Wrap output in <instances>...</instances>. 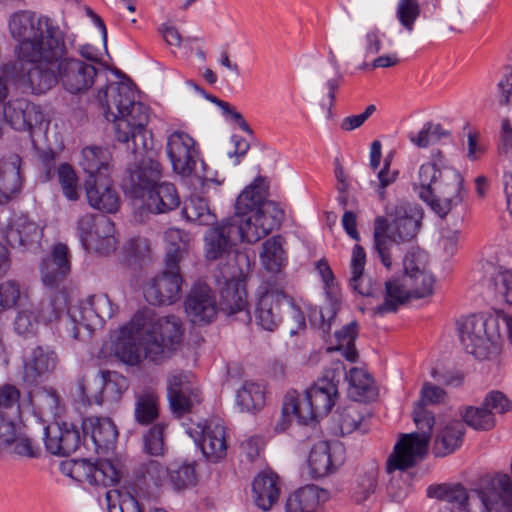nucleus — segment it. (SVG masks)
<instances>
[{"mask_svg": "<svg viewBox=\"0 0 512 512\" xmlns=\"http://www.w3.org/2000/svg\"><path fill=\"white\" fill-rule=\"evenodd\" d=\"M198 388L194 383V377L189 373L180 371L173 372L167 379V395L172 398L174 404H178L179 393L189 392L190 389Z\"/></svg>", "mask_w": 512, "mask_h": 512, "instance_id": "56", "label": "nucleus"}, {"mask_svg": "<svg viewBox=\"0 0 512 512\" xmlns=\"http://www.w3.org/2000/svg\"><path fill=\"white\" fill-rule=\"evenodd\" d=\"M20 422H13L14 437L10 441H0L5 446H10L12 453L17 456L33 458L38 455L39 449L31 439L22 432Z\"/></svg>", "mask_w": 512, "mask_h": 512, "instance_id": "54", "label": "nucleus"}, {"mask_svg": "<svg viewBox=\"0 0 512 512\" xmlns=\"http://www.w3.org/2000/svg\"><path fill=\"white\" fill-rule=\"evenodd\" d=\"M238 241L230 221L225 219L206 232L204 236L205 257L208 260L222 258Z\"/></svg>", "mask_w": 512, "mask_h": 512, "instance_id": "27", "label": "nucleus"}, {"mask_svg": "<svg viewBox=\"0 0 512 512\" xmlns=\"http://www.w3.org/2000/svg\"><path fill=\"white\" fill-rule=\"evenodd\" d=\"M5 122L17 131H28L42 124L44 114L41 108L25 98H15L3 105Z\"/></svg>", "mask_w": 512, "mask_h": 512, "instance_id": "20", "label": "nucleus"}, {"mask_svg": "<svg viewBox=\"0 0 512 512\" xmlns=\"http://www.w3.org/2000/svg\"><path fill=\"white\" fill-rule=\"evenodd\" d=\"M287 296L277 288L261 287L257 292L254 319L258 326L274 331L282 321Z\"/></svg>", "mask_w": 512, "mask_h": 512, "instance_id": "18", "label": "nucleus"}, {"mask_svg": "<svg viewBox=\"0 0 512 512\" xmlns=\"http://www.w3.org/2000/svg\"><path fill=\"white\" fill-rule=\"evenodd\" d=\"M182 213L188 221L200 225H208L214 219L207 200L199 196H191L185 202Z\"/></svg>", "mask_w": 512, "mask_h": 512, "instance_id": "51", "label": "nucleus"}, {"mask_svg": "<svg viewBox=\"0 0 512 512\" xmlns=\"http://www.w3.org/2000/svg\"><path fill=\"white\" fill-rule=\"evenodd\" d=\"M187 432L196 442L199 441L201 451L208 461L217 463L226 457L227 431L222 420L199 422L189 427Z\"/></svg>", "mask_w": 512, "mask_h": 512, "instance_id": "14", "label": "nucleus"}, {"mask_svg": "<svg viewBox=\"0 0 512 512\" xmlns=\"http://www.w3.org/2000/svg\"><path fill=\"white\" fill-rule=\"evenodd\" d=\"M376 488V474L370 471L359 475L352 488V498L356 503H362L367 500Z\"/></svg>", "mask_w": 512, "mask_h": 512, "instance_id": "63", "label": "nucleus"}, {"mask_svg": "<svg viewBox=\"0 0 512 512\" xmlns=\"http://www.w3.org/2000/svg\"><path fill=\"white\" fill-rule=\"evenodd\" d=\"M107 512H143L138 501L129 493L117 489L105 492Z\"/></svg>", "mask_w": 512, "mask_h": 512, "instance_id": "50", "label": "nucleus"}, {"mask_svg": "<svg viewBox=\"0 0 512 512\" xmlns=\"http://www.w3.org/2000/svg\"><path fill=\"white\" fill-rule=\"evenodd\" d=\"M21 158L11 154L0 160V204L9 202L21 190Z\"/></svg>", "mask_w": 512, "mask_h": 512, "instance_id": "29", "label": "nucleus"}, {"mask_svg": "<svg viewBox=\"0 0 512 512\" xmlns=\"http://www.w3.org/2000/svg\"><path fill=\"white\" fill-rule=\"evenodd\" d=\"M160 177V164L150 157H143L139 166L130 172L126 183L131 196L142 202L141 208L153 214L168 213L180 205L176 187L168 182L158 183Z\"/></svg>", "mask_w": 512, "mask_h": 512, "instance_id": "8", "label": "nucleus"}, {"mask_svg": "<svg viewBox=\"0 0 512 512\" xmlns=\"http://www.w3.org/2000/svg\"><path fill=\"white\" fill-rule=\"evenodd\" d=\"M166 153L175 173L183 177L195 175L202 183L211 180L205 172L197 170L200 152L196 141L188 133H171L167 138Z\"/></svg>", "mask_w": 512, "mask_h": 512, "instance_id": "13", "label": "nucleus"}, {"mask_svg": "<svg viewBox=\"0 0 512 512\" xmlns=\"http://www.w3.org/2000/svg\"><path fill=\"white\" fill-rule=\"evenodd\" d=\"M85 192L91 207L105 213L118 211L120 197L110 177L88 178L85 181Z\"/></svg>", "mask_w": 512, "mask_h": 512, "instance_id": "23", "label": "nucleus"}, {"mask_svg": "<svg viewBox=\"0 0 512 512\" xmlns=\"http://www.w3.org/2000/svg\"><path fill=\"white\" fill-rule=\"evenodd\" d=\"M110 153L103 148L90 146L82 150L80 165L88 178L110 177Z\"/></svg>", "mask_w": 512, "mask_h": 512, "instance_id": "36", "label": "nucleus"}, {"mask_svg": "<svg viewBox=\"0 0 512 512\" xmlns=\"http://www.w3.org/2000/svg\"><path fill=\"white\" fill-rule=\"evenodd\" d=\"M128 387V379L115 371L101 372L92 381L82 380L80 383L82 396L87 401H93L97 404L120 400Z\"/></svg>", "mask_w": 512, "mask_h": 512, "instance_id": "16", "label": "nucleus"}, {"mask_svg": "<svg viewBox=\"0 0 512 512\" xmlns=\"http://www.w3.org/2000/svg\"><path fill=\"white\" fill-rule=\"evenodd\" d=\"M97 99L105 118L114 123L116 138L120 142H132L135 165L139 166L143 157H151L148 149L149 108L137 100V91L128 81L109 83L100 89ZM132 169L129 170V173Z\"/></svg>", "mask_w": 512, "mask_h": 512, "instance_id": "2", "label": "nucleus"}, {"mask_svg": "<svg viewBox=\"0 0 512 512\" xmlns=\"http://www.w3.org/2000/svg\"><path fill=\"white\" fill-rule=\"evenodd\" d=\"M386 215L378 216L373 224L374 249L381 263L390 269L392 247L416 238L423 219V210L417 204L398 202L386 206Z\"/></svg>", "mask_w": 512, "mask_h": 512, "instance_id": "6", "label": "nucleus"}, {"mask_svg": "<svg viewBox=\"0 0 512 512\" xmlns=\"http://www.w3.org/2000/svg\"><path fill=\"white\" fill-rule=\"evenodd\" d=\"M139 314L145 334L142 342L144 355L147 360L160 363L180 346L184 333L182 321L174 315L150 321L144 314Z\"/></svg>", "mask_w": 512, "mask_h": 512, "instance_id": "11", "label": "nucleus"}, {"mask_svg": "<svg viewBox=\"0 0 512 512\" xmlns=\"http://www.w3.org/2000/svg\"><path fill=\"white\" fill-rule=\"evenodd\" d=\"M63 471L78 482L90 485L113 486L120 481L121 473L108 460L90 462L87 459H77L63 464Z\"/></svg>", "mask_w": 512, "mask_h": 512, "instance_id": "15", "label": "nucleus"}, {"mask_svg": "<svg viewBox=\"0 0 512 512\" xmlns=\"http://www.w3.org/2000/svg\"><path fill=\"white\" fill-rule=\"evenodd\" d=\"M348 395L355 403L372 400L376 393L371 375L361 368H352L346 376Z\"/></svg>", "mask_w": 512, "mask_h": 512, "instance_id": "39", "label": "nucleus"}, {"mask_svg": "<svg viewBox=\"0 0 512 512\" xmlns=\"http://www.w3.org/2000/svg\"><path fill=\"white\" fill-rule=\"evenodd\" d=\"M365 407L361 403H351L338 414V425L342 435H348L359 430L361 433L368 431L367 418L364 414Z\"/></svg>", "mask_w": 512, "mask_h": 512, "instance_id": "41", "label": "nucleus"}, {"mask_svg": "<svg viewBox=\"0 0 512 512\" xmlns=\"http://www.w3.org/2000/svg\"><path fill=\"white\" fill-rule=\"evenodd\" d=\"M464 431L461 421L448 422L436 435L433 446L434 454L444 457L459 449L462 445Z\"/></svg>", "mask_w": 512, "mask_h": 512, "instance_id": "34", "label": "nucleus"}, {"mask_svg": "<svg viewBox=\"0 0 512 512\" xmlns=\"http://www.w3.org/2000/svg\"><path fill=\"white\" fill-rule=\"evenodd\" d=\"M260 260L269 272L278 273L284 267L286 256L280 236H273L263 243Z\"/></svg>", "mask_w": 512, "mask_h": 512, "instance_id": "45", "label": "nucleus"}, {"mask_svg": "<svg viewBox=\"0 0 512 512\" xmlns=\"http://www.w3.org/2000/svg\"><path fill=\"white\" fill-rule=\"evenodd\" d=\"M101 216L85 214L77 221V231L85 249L91 247L96 235L99 234V219Z\"/></svg>", "mask_w": 512, "mask_h": 512, "instance_id": "59", "label": "nucleus"}, {"mask_svg": "<svg viewBox=\"0 0 512 512\" xmlns=\"http://www.w3.org/2000/svg\"><path fill=\"white\" fill-rule=\"evenodd\" d=\"M219 309L228 316L243 313L245 319L249 317L246 291L239 282L233 279L225 280V287L221 290Z\"/></svg>", "mask_w": 512, "mask_h": 512, "instance_id": "33", "label": "nucleus"}, {"mask_svg": "<svg viewBox=\"0 0 512 512\" xmlns=\"http://www.w3.org/2000/svg\"><path fill=\"white\" fill-rule=\"evenodd\" d=\"M167 269L144 288V297L152 305L172 304L180 297L182 279L178 266Z\"/></svg>", "mask_w": 512, "mask_h": 512, "instance_id": "21", "label": "nucleus"}, {"mask_svg": "<svg viewBox=\"0 0 512 512\" xmlns=\"http://www.w3.org/2000/svg\"><path fill=\"white\" fill-rule=\"evenodd\" d=\"M58 182L64 196L70 201L79 199L78 176L69 164H61L57 169Z\"/></svg>", "mask_w": 512, "mask_h": 512, "instance_id": "55", "label": "nucleus"}, {"mask_svg": "<svg viewBox=\"0 0 512 512\" xmlns=\"http://www.w3.org/2000/svg\"><path fill=\"white\" fill-rule=\"evenodd\" d=\"M235 402L243 412L259 411L266 403L265 387L253 380H245L236 391Z\"/></svg>", "mask_w": 512, "mask_h": 512, "instance_id": "37", "label": "nucleus"}, {"mask_svg": "<svg viewBox=\"0 0 512 512\" xmlns=\"http://www.w3.org/2000/svg\"><path fill=\"white\" fill-rule=\"evenodd\" d=\"M160 399L152 388H145L135 395V420L141 425H149L159 417Z\"/></svg>", "mask_w": 512, "mask_h": 512, "instance_id": "38", "label": "nucleus"}, {"mask_svg": "<svg viewBox=\"0 0 512 512\" xmlns=\"http://www.w3.org/2000/svg\"><path fill=\"white\" fill-rule=\"evenodd\" d=\"M139 475L146 484L160 487L168 480V467L156 460H150L140 467Z\"/></svg>", "mask_w": 512, "mask_h": 512, "instance_id": "60", "label": "nucleus"}, {"mask_svg": "<svg viewBox=\"0 0 512 512\" xmlns=\"http://www.w3.org/2000/svg\"><path fill=\"white\" fill-rule=\"evenodd\" d=\"M446 392L425 382L420 391V398L416 402L413 410V420L421 432L402 434L395 444L393 452L387 459L386 471L392 474L394 471H405L415 466L421 461L427 453L431 430L434 425V416L425 407L427 405H436L444 403Z\"/></svg>", "mask_w": 512, "mask_h": 512, "instance_id": "4", "label": "nucleus"}, {"mask_svg": "<svg viewBox=\"0 0 512 512\" xmlns=\"http://www.w3.org/2000/svg\"><path fill=\"white\" fill-rule=\"evenodd\" d=\"M59 364L56 351L49 346H36L24 359L23 379L34 384L47 374L52 373Z\"/></svg>", "mask_w": 512, "mask_h": 512, "instance_id": "25", "label": "nucleus"}, {"mask_svg": "<svg viewBox=\"0 0 512 512\" xmlns=\"http://www.w3.org/2000/svg\"><path fill=\"white\" fill-rule=\"evenodd\" d=\"M42 234V229L23 215L11 219L5 229V238L14 248L30 249L39 244Z\"/></svg>", "mask_w": 512, "mask_h": 512, "instance_id": "28", "label": "nucleus"}, {"mask_svg": "<svg viewBox=\"0 0 512 512\" xmlns=\"http://www.w3.org/2000/svg\"><path fill=\"white\" fill-rule=\"evenodd\" d=\"M280 496L279 477L272 472L258 474L252 483V497L255 505L262 511H269Z\"/></svg>", "mask_w": 512, "mask_h": 512, "instance_id": "30", "label": "nucleus"}, {"mask_svg": "<svg viewBox=\"0 0 512 512\" xmlns=\"http://www.w3.org/2000/svg\"><path fill=\"white\" fill-rule=\"evenodd\" d=\"M21 296L20 285L15 280H7L0 284V313L16 305Z\"/></svg>", "mask_w": 512, "mask_h": 512, "instance_id": "64", "label": "nucleus"}, {"mask_svg": "<svg viewBox=\"0 0 512 512\" xmlns=\"http://www.w3.org/2000/svg\"><path fill=\"white\" fill-rule=\"evenodd\" d=\"M84 429L90 430L92 440L97 448L109 449L118 437L114 422L108 417H89L83 422Z\"/></svg>", "mask_w": 512, "mask_h": 512, "instance_id": "35", "label": "nucleus"}, {"mask_svg": "<svg viewBox=\"0 0 512 512\" xmlns=\"http://www.w3.org/2000/svg\"><path fill=\"white\" fill-rule=\"evenodd\" d=\"M141 315L135 314L131 321L120 327L115 336L114 353L123 363L128 365H137L142 359H147L144 355Z\"/></svg>", "mask_w": 512, "mask_h": 512, "instance_id": "17", "label": "nucleus"}, {"mask_svg": "<svg viewBox=\"0 0 512 512\" xmlns=\"http://www.w3.org/2000/svg\"><path fill=\"white\" fill-rule=\"evenodd\" d=\"M339 309V303L336 300H329L319 311H314L311 315V322L322 331L323 335L330 332L331 325Z\"/></svg>", "mask_w": 512, "mask_h": 512, "instance_id": "61", "label": "nucleus"}, {"mask_svg": "<svg viewBox=\"0 0 512 512\" xmlns=\"http://www.w3.org/2000/svg\"><path fill=\"white\" fill-rule=\"evenodd\" d=\"M8 30L16 42L14 56L21 64L19 83L40 95L60 83L71 94L89 90L98 76L96 67L78 58L65 57L66 34L48 15L19 10L8 19Z\"/></svg>", "mask_w": 512, "mask_h": 512, "instance_id": "1", "label": "nucleus"}, {"mask_svg": "<svg viewBox=\"0 0 512 512\" xmlns=\"http://www.w3.org/2000/svg\"><path fill=\"white\" fill-rule=\"evenodd\" d=\"M358 325L355 321L343 326L334 334L335 344L328 347L327 351L341 352L342 356L349 362H355L358 358V353L354 347V342L357 336Z\"/></svg>", "mask_w": 512, "mask_h": 512, "instance_id": "46", "label": "nucleus"}, {"mask_svg": "<svg viewBox=\"0 0 512 512\" xmlns=\"http://www.w3.org/2000/svg\"><path fill=\"white\" fill-rule=\"evenodd\" d=\"M461 344L467 353L479 360L496 357L502 346V330L512 343V316L471 315L457 322Z\"/></svg>", "mask_w": 512, "mask_h": 512, "instance_id": "9", "label": "nucleus"}, {"mask_svg": "<svg viewBox=\"0 0 512 512\" xmlns=\"http://www.w3.org/2000/svg\"><path fill=\"white\" fill-rule=\"evenodd\" d=\"M118 239L115 236L114 223L102 216L99 219V234L96 235L91 247L86 250H94L100 254L108 255L116 250Z\"/></svg>", "mask_w": 512, "mask_h": 512, "instance_id": "48", "label": "nucleus"}, {"mask_svg": "<svg viewBox=\"0 0 512 512\" xmlns=\"http://www.w3.org/2000/svg\"><path fill=\"white\" fill-rule=\"evenodd\" d=\"M448 136L449 132L446 131L442 125L428 122L423 125L422 129L416 135L410 134L409 138L416 146L425 148L431 143Z\"/></svg>", "mask_w": 512, "mask_h": 512, "instance_id": "57", "label": "nucleus"}, {"mask_svg": "<svg viewBox=\"0 0 512 512\" xmlns=\"http://www.w3.org/2000/svg\"><path fill=\"white\" fill-rule=\"evenodd\" d=\"M485 286L489 293L512 305V271L490 266L486 272Z\"/></svg>", "mask_w": 512, "mask_h": 512, "instance_id": "40", "label": "nucleus"}, {"mask_svg": "<svg viewBox=\"0 0 512 512\" xmlns=\"http://www.w3.org/2000/svg\"><path fill=\"white\" fill-rule=\"evenodd\" d=\"M184 307L188 319L197 325L211 323L218 312L215 294L205 283H197L191 288Z\"/></svg>", "mask_w": 512, "mask_h": 512, "instance_id": "19", "label": "nucleus"}, {"mask_svg": "<svg viewBox=\"0 0 512 512\" xmlns=\"http://www.w3.org/2000/svg\"><path fill=\"white\" fill-rule=\"evenodd\" d=\"M67 306V297L65 292L56 291L47 300L41 302L37 314L41 321L50 323L59 318Z\"/></svg>", "mask_w": 512, "mask_h": 512, "instance_id": "52", "label": "nucleus"}, {"mask_svg": "<svg viewBox=\"0 0 512 512\" xmlns=\"http://www.w3.org/2000/svg\"><path fill=\"white\" fill-rule=\"evenodd\" d=\"M344 462V448L340 443L320 441L316 443L308 458L311 475L324 477L334 472Z\"/></svg>", "mask_w": 512, "mask_h": 512, "instance_id": "22", "label": "nucleus"}, {"mask_svg": "<svg viewBox=\"0 0 512 512\" xmlns=\"http://www.w3.org/2000/svg\"><path fill=\"white\" fill-rule=\"evenodd\" d=\"M267 185L256 178L238 196L235 213L228 218L239 241L256 243L278 228L282 209L273 201H266Z\"/></svg>", "mask_w": 512, "mask_h": 512, "instance_id": "3", "label": "nucleus"}, {"mask_svg": "<svg viewBox=\"0 0 512 512\" xmlns=\"http://www.w3.org/2000/svg\"><path fill=\"white\" fill-rule=\"evenodd\" d=\"M28 405L32 407L35 417L44 420V417L57 414L59 396L54 389L40 388L29 395Z\"/></svg>", "mask_w": 512, "mask_h": 512, "instance_id": "42", "label": "nucleus"}, {"mask_svg": "<svg viewBox=\"0 0 512 512\" xmlns=\"http://www.w3.org/2000/svg\"><path fill=\"white\" fill-rule=\"evenodd\" d=\"M325 500V490L315 485H307L287 497L284 512H320Z\"/></svg>", "mask_w": 512, "mask_h": 512, "instance_id": "31", "label": "nucleus"}, {"mask_svg": "<svg viewBox=\"0 0 512 512\" xmlns=\"http://www.w3.org/2000/svg\"><path fill=\"white\" fill-rule=\"evenodd\" d=\"M116 310L117 307L106 294L89 295L68 309L63 324L64 333L73 340H81L90 336L94 327L110 319Z\"/></svg>", "mask_w": 512, "mask_h": 512, "instance_id": "10", "label": "nucleus"}, {"mask_svg": "<svg viewBox=\"0 0 512 512\" xmlns=\"http://www.w3.org/2000/svg\"><path fill=\"white\" fill-rule=\"evenodd\" d=\"M299 393L295 390L288 391L283 399V405L279 419L276 421L274 430L276 432H284L291 425L293 419H297L300 424H308L301 417V408L299 407Z\"/></svg>", "mask_w": 512, "mask_h": 512, "instance_id": "47", "label": "nucleus"}, {"mask_svg": "<svg viewBox=\"0 0 512 512\" xmlns=\"http://www.w3.org/2000/svg\"><path fill=\"white\" fill-rule=\"evenodd\" d=\"M462 418L474 430L488 431L495 426L493 412L486 409L483 404L479 407H467L462 414Z\"/></svg>", "mask_w": 512, "mask_h": 512, "instance_id": "53", "label": "nucleus"}, {"mask_svg": "<svg viewBox=\"0 0 512 512\" xmlns=\"http://www.w3.org/2000/svg\"><path fill=\"white\" fill-rule=\"evenodd\" d=\"M428 256L424 251L413 250L403 260L404 275L385 283L386 292L381 305L374 308L379 315L397 311L410 298H423L433 293L435 278L429 271Z\"/></svg>", "mask_w": 512, "mask_h": 512, "instance_id": "7", "label": "nucleus"}, {"mask_svg": "<svg viewBox=\"0 0 512 512\" xmlns=\"http://www.w3.org/2000/svg\"><path fill=\"white\" fill-rule=\"evenodd\" d=\"M40 322L42 321L34 309H22L14 320V330L21 336L29 337L37 332Z\"/></svg>", "mask_w": 512, "mask_h": 512, "instance_id": "58", "label": "nucleus"}, {"mask_svg": "<svg viewBox=\"0 0 512 512\" xmlns=\"http://www.w3.org/2000/svg\"><path fill=\"white\" fill-rule=\"evenodd\" d=\"M420 5L417 0H399L396 7V17L400 24L409 32L420 15Z\"/></svg>", "mask_w": 512, "mask_h": 512, "instance_id": "62", "label": "nucleus"}, {"mask_svg": "<svg viewBox=\"0 0 512 512\" xmlns=\"http://www.w3.org/2000/svg\"><path fill=\"white\" fill-rule=\"evenodd\" d=\"M164 238L167 244V267H176L189 247L191 236L181 229L169 228L165 231Z\"/></svg>", "mask_w": 512, "mask_h": 512, "instance_id": "43", "label": "nucleus"}, {"mask_svg": "<svg viewBox=\"0 0 512 512\" xmlns=\"http://www.w3.org/2000/svg\"><path fill=\"white\" fill-rule=\"evenodd\" d=\"M412 184L420 198L441 218L461 204L465 197L461 174L443 164L441 151L419 167Z\"/></svg>", "mask_w": 512, "mask_h": 512, "instance_id": "5", "label": "nucleus"}, {"mask_svg": "<svg viewBox=\"0 0 512 512\" xmlns=\"http://www.w3.org/2000/svg\"><path fill=\"white\" fill-rule=\"evenodd\" d=\"M70 272L68 248L59 243L52 249L51 255L43 259L40 266L42 283L51 289H57Z\"/></svg>", "mask_w": 512, "mask_h": 512, "instance_id": "26", "label": "nucleus"}, {"mask_svg": "<svg viewBox=\"0 0 512 512\" xmlns=\"http://www.w3.org/2000/svg\"><path fill=\"white\" fill-rule=\"evenodd\" d=\"M194 462H173L168 466L167 482L175 491H183L197 484Z\"/></svg>", "mask_w": 512, "mask_h": 512, "instance_id": "44", "label": "nucleus"}, {"mask_svg": "<svg viewBox=\"0 0 512 512\" xmlns=\"http://www.w3.org/2000/svg\"><path fill=\"white\" fill-rule=\"evenodd\" d=\"M21 393L19 389L11 384H4L0 386V413L5 418H10L16 421L18 418L21 420L24 405L20 403Z\"/></svg>", "mask_w": 512, "mask_h": 512, "instance_id": "49", "label": "nucleus"}, {"mask_svg": "<svg viewBox=\"0 0 512 512\" xmlns=\"http://www.w3.org/2000/svg\"><path fill=\"white\" fill-rule=\"evenodd\" d=\"M44 443L51 454L67 456L80 447L81 437L78 430L66 423H53L44 427Z\"/></svg>", "mask_w": 512, "mask_h": 512, "instance_id": "24", "label": "nucleus"}, {"mask_svg": "<svg viewBox=\"0 0 512 512\" xmlns=\"http://www.w3.org/2000/svg\"><path fill=\"white\" fill-rule=\"evenodd\" d=\"M366 253L362 246L356 244L352 250L350 268V286L363 296H372L377 290L376 284L364 273Z\"/></svg>", "mask_w": 512, "mask_h": 512, "instance_id": "32", "label": "nucleus"}, {"mask_svg": "<svg viewBox=\"0 0 512 512\" xmlns=\"http://www.w3.org/2000/svg\"><path fill=\"white\" fill-rule=\"evenodd\" d=\"M344 370L342 362H333L323 376L306 390L305 395L299 394L300 414L304 421L310 423L329 413L336 403L337 385Z\"/></svg>", "mask_w": 512, "mask_h": 512, "instance_id": "12", "label": "nucleus"}]
</instances>
